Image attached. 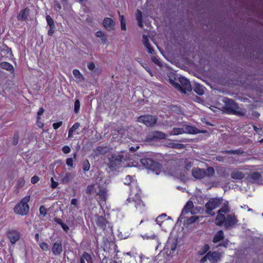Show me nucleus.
Returning <instances> with one entry per match:
<instances>
[{"label": "nucleus", "mask_w": 263, "mask_h": 263, "mask_svg": "<svg viewBox=\"0 0 263 263\" xmlns=\"http://www.w3.org/2000/svg\"><path fill=\"white\" fill-rule=\"evenodd\" d=\"M30 200V196H27L23 198L21 201L14 208V212L18 215L24 216L27 214L29 206L28 202Z\"/></svg>", "instance_id": "obj_1"}, {"label": "nucleus", "mask_w": 263, "mask_h": 263, "mask_svg": "<svg viewBox=\"0 0 263 263\" xmlns=\"http://www.w3.org/2000/svg\"><path fill=\"white\" fill-rule=\"evenodd\" d=\"M140 162L143 166L151 170L156 175L161 174L160 165L158 162L149 158L141 159Z\"/></svg>", "instance_id": "obj_2"}, {"label": "nucleus", "mask_w": 263, "mask_h": 263, "mask_svg": "<svg viewBox=\"0 0 263 263\" xmlns=\"http://www.w3.org/2000/svg\"><path fill=\"white\" fill-rule=\"evenodd\" d=\"M140 193V190L136 192L132 191L129 194L130 197L126 201L129 203L130 202V199H132L136 209L140 212H142L144 210L145 207L144 204L141 200Z\"/></svg>", "instance_id": "obj_3"}, {"label": "nucleus", "mask_w": 263, "mask_h": 263, "mask_svg": "<svg viewBox=\"0 0 263 263\" xmlns=\"http://www.w3.org/2000/svg\"><path fill=\"white\" fill-rule=\"evenodd\" d=\"M200 133L198 129L190 125H184L182 127L174 128L170 132V135H179L183 134H196Z\"/></svg>", "instance_id": "obj_4"}, {"label": "nucleus", "mask_w": 263, "mask_h": 263, "mask_svg": "<svg viewBox=\"0 0 263 263\" xmlns=\"http://www.w3.org/2000/svg\"><path fill=\"white\" fill-rule=\"evenodd\" d=\"M214 169L212 167H208L206 171L198 167L194 168L192 170V176L196 179H201L205 176L209 177L214 175Z\"/></svg>", "instance_id": "obj_5"}, {"label": "nucleus", "mask_w": 263, "mask_h": 263, "mask_svg": "<svg viewBox=\"0 0 263 263\" xmlns=\"http://www.w3.org/2000/svg\"><path fill=\"white\" fill-rule=\"evenodd\" d=\"M170 83L176 88H178V89H180L181 90L183 89L184 93L185 92V90L191 91L192 89L190 81L184 77L179 78V81L181 83V86L179 84L175 82L174 80L170 79Z\"/></svg>", "instance_id": "obj_6"}, {"label": "nucleus", "mask_w": 263, "mask_h": 263, "mask_svg": "<svg viewBox=\"0 0 263 263\" xmlns=\"http://www.w3.org/2000/svg\"><path fill=\"white\" fill-rule=\"evenodd\" d=\"M177 244V239L175 238H170L163 249V252L167 255H172L176 251Z\"/></svg>", "instance_id": "obj_7"}, {"label": "nucleus", "mask_w": 263, "mask_h": 263, "mask_svg": "<svg viewBox=\"0 0 263 263\" xmlns=\"http://www.w3.org/2000/svg\"><path fill=\"white\" fill-rule=\"evenodd\" d=\"M220 199L218 198L211 199L205 204L206 212L211 215L214 214L212 211L219 206Z\"/></svg>", "instance_id": "obj_8"}, {"label": "nucleus", "mask_w": 263, "mask_h": 263, "mask_svg": "<svg viewBox=\"0 0 263 263\" xmlns=\"http://www.w3.org/2000/svg\"><path fill=\"white\" fill-rule=\"evenodd\" d=\"M122 158V157L119 154L112 155L109 158V167L112 170L120 167L121 166Z\"/></svg>", "instance_id": "obj_9"}, {"label": "nucleus", "mask_w": 263, "mask_h": 263, "mask_svg": "<svg viewBox=\"0 0 263 263\" xmlns=\"http://www.w3.org/2000/svg\"><path fill=\"white\" fill-rule=\"evenodd\" d=\"M139 122L144 124L147 126H153L157 122V118L153 116L145 115L139 117L138 119Z\"/></svg>", "instance_id": "obj_10"}, {"label": "nucleus", "mask_w": 263, "mask_h": 263, "mask_svg": "<svg viewBox=\"0 0 263 263\" xmlns=\"http://www.w3.org/2000/svg\"><path fill=\"white\" fill-rule=\"evenodd\" d=\"M229 211L228 207H223L221 208L218 212L217 216L216 218V223L218 226H221L224 223L226 218L225 214Z\"/></svg>", "instance_id": "obj_11"}, {"label": "nucleus", "mask_w": 263, "mask_h": 263, "mask_svg": "<svg viewBox=\"0 0 263 263\" xmlns=\"http://www.w3.org/2000/svg\"><path fill=\"white\" fill-rule=\"evenodd\" d=\"M220 255L216 252H209L206 256L203 257L201 260V263H204L207 259L211 262H216L220 259Z\"/></svg>", "instance_id": "obj_12"}, {"label": "nucleus", "mask_w": 263, "mask_h": 263, "mask_svg": "<svg viewBox=\"0 0 263 263\" xmlns=\"http://www.w3.org/2000/svg\"><path fill=\"white\" fill-rule=\"evenodd\" d=\"M99 187V185L96 184H93L91 185H89L87 186L86 190V192L87 194H96V195H99L100 196H103L105 193V191L104 189L99 190H97V188Z\"/></svg>", "instance_id": "obj_13"}, {"label": "nucleus", "mask_w": 263, "mask_h": 263, "mask_svg": "<svg viewBox=\"0 0 263 263\" xmlns=\"http://www.w3.org/2000/svg\"><path fill=\"white\" fill-rule=\"evenodd\" d=\"M124 183L126 185L132 186L131 191H133L136 192L140 190L137 186V182L135 180L134 177L131 176L130 175L126 176L124 179Z\"/></svg>", "instance_id": "obj_14"}, {"label": "nucleus", "mask_w": 263, "mask_h": 263, "mask_svg": "<svg viewBox=\"0 0 263 263\" xmlns=\"http://www.w3.org/2000/svg\"><path fill=\"white\" fill-rule=\"evenodd\" d=\"M226 109L229 113H238V107L237 104L232 100H228V101L226 102Z\"/></svg>", "instance_id": "obj_15"}, {"label": "nucleus", "mask_w": 263, "mask_h": 263, "mask_svg": "<svg viewBox=\"0 0 263 263\" xmlns=\"http://www.w3.org/2000/svg\"><path fill=\"white\" fill-rule=\"evenodd\" d=\"M238 222L236 217L234 215H227L224 225L226 228H232Z\"/></svg>", "instance_id": "obj_16"}, {"label": "nucleus", "mask_w": 263, "mask_h": 263, "mask_svg": "<svg viewBox=\"0 0 263 263\" xmlns=\"http://www.w3.org/2000/svg\"><path fill=\"white\" fill-rule=\"evenodd\" d=\"M51 251L53 255H60L63 252V247L61 240L56 241L52 247Z\"/></svg>", "instance_id": "obj_17"}, {"label": "nucleus", "mask_w": 263, "mask_h": 263, "mask_svg": "<svg viewBox=\"0 0 263 263\" xmlns=\"http://www.w3.org/2000/svg\"><path fill=\"white\" fill-rule=\"evenodd\" d=\"M8 237L11 243L14 245L20 239V234L15 230H11L8 233Z\"/></svg>", "instance_id": "obj_18"}, {"label": "nucleus", "mask_w": 263, "mask_h": 263, "mask_svg": "<svg viewBox=\"0 0 263 263\" xmlns=\"http://www.w3.org/2000/svg\"><path fill=\"white\" fill-rule=\"evenodd\" d=\"M114 21L110 18L106 17L103 20V25L108 30H111L114 29L115 26Z\"/></svg>", "instance_id": "obj_19"}, {"label": "nucleus", "mask_w": 263, "mask_h": 263, "mask_svg": "<svg viewBox=\"0 0 263 263\" xmlns=\"http://www.w3.org/2000/svg\"><path fill=\"white\" fill-rule=\"evenodd\" d=\"M1 54L2 57L5 59H11L13 57L11 49L7 47L2 49Z\"/></svg>", "instance_id": "obj_20"}, {"label": "nucleus", "mask_w": 263, "mask_h": 263, "mask_svg": "<svg viewBox=\"0 0 263 263\" xmlns=\"http://www.w3.org/2000/svg\"><path fill=\"white\" fill-rule=\"evenodd\" d=\"M231 176L232 178L237 180L242 179L245 176V174L242 172L237 170H234L232 172Z\"/></svg>", "instance_id": "obj_21"}, {"label": "nucleus", "mask_w": 263, "mask_h": 263, "mask_svg": "<svg viewBox=\"0 0 263 263\" xmlns=\"http://www.w3.org/2000/svg\"><path fill=\"white\" fill-rule=\"evenodd\" d=\"M0 67L9 71L11 73H13L14 71L13 65L7 62H1L0 63Z\"/></svg>", "instance_id": "obj_22"}, {"label": "nucleus", "mask_w": 263, "mask_h": 263, "mask_svg": "<svg viewBox=\"0 0 263 263\" xmlns=\"http://www.w3.org/2000/svg\"><path fill=\"white\" fill-rule=\"evenodd\" d=\"M194 204L192 201H189L182 210L180 217L188 213L193 207Z\"/></svg>", "instance_id": "obj_23"}, {"label": "nucleus", "mask_w": 263, "mask_h": 263, "mask_svg": "<svg viewBox=\"0 0 263 263\" xmlns=\"http://www.w3.org/2000/svg\"><path fill=\"white\" fill-rule=\"evenodd\" d=\"M80 263H93L91 256L87 252H84L81 257Z\"/></svg>", "instance_id": "obj_24"}, {"label": "nucleus", "mask_w": 263, "mask_h": 263, "mask_svg": "<svg viewBox=\"0 0 263 263\" xmlns=\"http://www.w3.org/2000/svg\"><path fill=\"white\" fill-rule=\"evenodd\" d=\"M29 13V9L28 8H25L23 10H21L19 14L17 15V18L18 20H21L22 21L26 20L27 18V17Z\"/></svg>", "instance_id": "obj_25"}, {"label": "nucleus", "mask_w": 263, "mask_h": 263, "mask_svg": "<svg viewBox=\"0 0 263 263\" xmlns=\"http://www.w3.org/2000/svg\"><path fill=\"white\" fill-rule=\"evenodd\" d=\"M143 42L145 47L147 48L148 52L151 54H153L154 52V50L148 42L147 36L144 34L143 35Z\"/></svg>", "instance_id": "obj_26"}, {"label": "nucleus", "mask_w": 263, "mask_h": 263, "mask_svg": "<svg viewBox=\"0 0 263 263\" xmlns=\"http://www.w3.org/2000/svg\"><path fill=\"white\" fill-rule=\"evenodd\" d=\"M62 178V182L66 183L71 180L73 178L72 175L70 173H62L60 175Z\"/></svg>", "instance_id": "obj_27"}, {"label": "nucleus", "mask_w": 263, "mask_h": 263, "mask_svg": "<svg viewBox=\"0 0 263 263\" xmlns=\"http://www.w3.org/2000/svg\"><path fill=\"white\" fill-rule=\"evenodd\" d=\"M72 73L76 79V82L77 83L81 82L83 81L84 77L79 70L74 69Z\"/></svg>", "instance_id": "obj_28"}, {"label": "nucleus", "mask_w": 263, "mask_h": 263, "mask_svg": "<svg viewBox=\"0 0 263 263\" xmlns=\"http://www.w3.org/2000/svg\"><path fill=\"white\" fill-rule=\"evenodd\" d=\"M224 238V234L222 231L220 230L218 231L215 235L213 241L215 243L218 242L223 239Z\"/></svg>", "instance_id": "obj_29"}, {"label": "nucleus", "mask_w": 263, "mask_h": 263, "mask_svg": "<svg viewBox=\"0 0 263 263\" xmlns=\"http://www.w3.org/2000/svg\"><path fill=\"white\" fill-rule=\"evenodd\" d=\"M136 17L138 21L139 26L141 28H143V25L142 23V12L139 10H137L136 13Z\"/></svg>", "instance_id": "obj_30"}, {"label": "nucleus", "mask_w": 263, "mask_h": 263, "mask_svg": "<svg viewBox=\"0 0 263 263\" xmlns=\"http://www.w3.org/2000/svg\"><path fill=\"white\" fill-rule=\"evenodd\" d=\"M167 219H170V217H168L167 218V215L165 214H162L157 218L156 221L157 224L161 226L163 222Z\"/></svg>", "instance_id": "obj_31"}, {"label": "nucleus", "mask_w": 263, "mask_h": 263, "mask_svg": "<svg viewBox=\"0 0 263 263\" xmlns=\"http://www.w3.org/2000/svg\"><path fill=\"white\" fill-rule=\"evenodd\" d=\"M260 175L258 172H254L251 175V178L254 182L257 183H262V182L260 180Z\"/></svg>", "instance_id": "obj_32"}, {"label": "nucleus", "mask_w": 263, "mask_h": 263, "mask_svg": "<svg viewBox=\"0 0 263 263\" xmlns=\"http://www.w3.org/2000/svg\"><path fill=\"white\" fill-rule=\"evenodd\" d=\"M204 87L200 84H196L194 91L199 95H202L204 92Z\"/></svg>", "instance_id": "obj_33"}, {"label": "nucleus", "mask_w": 263, "mask_h": 263, "mask_svg": "<svg viewBox=\"0 0 263 263\" xmlns=\"http://www.w3.org/2000/svg\"><path fill=\"white\" fill-rule=\"evenodd\" d=\"M106 220L103 216H98L96 219L97 224L100 227H103L105 225Z\"/></svg>", "instance_id": "obj_34"}, {"label": "nucleus", "mask_w": 263, "mask_h": 263, "mask_svg": "<svg viewBox=\"0 0 263 263\" xmlns=\"http://www.w3.org/2000/svg\"><path fill=\"white\" fill-rule=\"evenodd\" d=\"M96 36L101 39L102 41L104 43H105L107 41V37L105 34H104L102 31H98L96 33Z\"/></svg>", "instance_id": "obj_35"}, {"label": "nucleus", "mask_w": 263, "mask_h": 263, "mask_svg": "<svg viewBox=\"0 0 263 263\" xmlns=\"http://www.w3.org/2000/svg\"><path fill=\"white\" fill-rule=\"evenodd\" d=\"M39 245L42 251L45 252L49 251V246L46 242H39Z\"/></svg>", "instance_id": "obj_36"}, {"label": "nucleus", "mask_w": 263, "mask_h": 263, "mask_svg": "<svg viewBox=\"0 0 263 263\" xmlns=\"http://www.w3.org/2000/svg\"><path fill=\"white\" fill-rule=\"evenodd\" d=\"M183 163L184 164V168L186 170H189L193 166V162L190 160H185L183 161Z\"/></svg>", "instance_id": "obj_37"}, {"label": "nucleus", "mask_w": 263, "mask_h": 263, "mask_svg": "<svg viewBox=\"0 0 263 263\" xmlns=\"http://www.w3.org/2000/svg\"><path fill=\"white\" fill-rule=\"evenodd\" d=\"M90 169V163L88 160H85L83 162V170L84 172L89 171Z\"/></svg>", "instance_id": "obj_38"}, {"label": "nucleus", "mask_w": 263, "mask_h": 263, "mask_svg": "<svg viewBox=\"0 0 263 263\" xmlns=\"http://www.w3.org/2000/svg\"><path fill=\"white\" fill-rule=\"evenodd\" d=\"M120 20L121 23V28L122 30H126V22L123 15L120 16Z\"/></svg>", "instance_id": "obj_39"}, {"label": "nucleus", "mask_w": 263, "mask_h": 263, "mask_svg": "<svg viewBox=\"0 0 263 263\" xmlns=\"http://www.w3.org/2000/svg\"><path fill=\"white\" fill-rule=\"evenodd\" d=\"M155 137L160 139H165L166 138L167 135L161 132H157L156 133Z\"/></svg>", "instance_id": "obj_40"}, {"label": "nucleus", "mask_w": 263, "mask_h": 263, "mask_svg": "<svg viewBox=\"0 0 263 263\" xmlns=\"http://www.w3.org/2000/svg\"><path fill=\"white\" fill-rule=\"evenodd\" d=\"M58 223L61 226L62 228L65 231L67 232L69 230V227L66 224L63 222L61 220L59 219L58 220Z\"/></svg>", "instance_id": "obj_41"}, {"label": "nucleus", "mask_w": 263, "mask_h": 263, "mask_svg": "<svg viewBox=\"0 0 263 263\" xmlns=\"http://www.w3.org/2000/svg\"><path fill=\"white\" fill-rule=\"evenodd\" d=\"M46 18L47 24L49 27H55L53 20L49 15H47Z\"/></svg>", "instance_id": "obj_42"}, {"label": "nucleus", "mask_w": 263, "mask_h": 263, "mask_svg": "<svg viewBox=\"0 0 263 263\" xmlns=\"http://www.w3.org/2000/svg\"><path fill=\"white\" fill-rule=\"evenodd\" d=\"M80 108V102L79 100H76L74 103V111L75 113H78Z\"/></svg>", "instance_id": "obj_43"}, {"label": "nucleus", "mask_w": 263, "mask_h": 263, "mask_svg": "<svg viewBox=\"0 0 263 263\" xmlns=\"http://www.w3.org/2000/svg\"><path fill=\"white\" fill-rule=\"evenodd\" d=\"M25 181L23 178H20L17 182L16 185L18 187H22L25 184Z\"/></svg>", "instance_id": "obj_44"}, {"label": "nucleus", "mask_w": 263, "mask_h": 263, "mask_svg": "<svg viewBox=\"0 0 263 263\" xmlns=\"http://www.w3.org/2000/svg\"><path fill=\"white\" fill-rule=\"evenodd\" d=\"M66 164L70 167H73V160L72 158H68L66 159Z\"/></svg>", "instance_id": "obj_45"}, {"label": "nucleus", "mask_w": 263, "mask_h": 263, "mask_svg": "<svg viewBox=\"0 0 263 263\" xmlns=\"http://www.w3.org/2000/svg\"><path fill=\"white\" fill-rule=\"evenodd\" d=\"M199 217L197 216H193L190 218L188 219V223L191 224L196 222L197 220H198Z\"/></svg>", "instance_id": "obj_46"}, {"label": "nucleus", "mask_w": 263, "mask_h": 263, "mask_svg": "<svg viewBox=\"0 0 263 263\" xmlns=\"http://www.w3.org/2000/svg\"><path fill=\"white\" fill-rule=\"evenodd\" d=\"M143 238L144 239H155L156 238L157 236L155 234H152L151 235H148L147 234H145L142 236Z\"/></svg>", "instance_id": "obj_47"}, {"label": "nucleus", "mask_w": 263, "mask_h": 263, "mask_svg": "<svg viewBox=\"0 0 263 263\" xmlns=\"http://www.w3.org/2000/svg\"><path fill=\"white\" fill-rule=\"evenodd\" d=\"M78 203H79V202L77 199L73 198L71 199V202H70L71 205H73L77 209L79 208Z\"/></svg>", "instance_id": "obj_48"}, {"label": "nucleus", "mask_w": 263, "mask_h": 263, "mask_svg": "<svg viewBox=\"0 0 263 263\" xmlns=\"http://www.w3.org/2000/svg\"><path fill=\"white\" fill-rule=\"evenodd\" d=\"M79 126H80V124L78 122H77V123H74L69 130H71V132L73 133L74 131H75L78 129Z\"/></svg>", "instance_id": "obj_49"}, {"label": "nucleus", "mask_w": 263, "mask_h": 263, "mask_svg": "<svg viewBox=\"0 0 263 263\" xmlns=\"http://www.w3.org/2000/svg\"><path fill=\"white\" fill-rule=\"evenodd\" d=\"M209 249V246L207 245L204 246L202 248V250L199 252L200 255H202L207 252Z\"/></svg>", "instance_id": "obj_50"}, {"label": "nucleus", "mask_w": 263, "mask_h": 263, "mask_svg": "<svg viewBox=\"0 0 263 263\" xmlns=\"http://www.w3.org/2000/svg\"><path fill=\"white\" fill-rule=\"evenodd\" d=\"M152 61L158 65L160 66L161 65V62L160 60L157 57H154L152 58Z\"/></svg>", "instance_id": "obj_51"}, {"label": "nucleus", "mask_w": 263, "mask_h": 263, "mask_svg": "<svg viewBox=\"0 0 263 263\" xmlns=\"http://www.w3.org/2000/svg\"><path fill=\"white\" fill-rule=\"evenodd\" d=\"M63 122L62 121H59L57 123H54L53 124V127L54 129H57L60 126H62Z\"/></svg>", "instance_id": "obj_52"}, {"label": "nucleus", "mask_w": 263, "mask_h": 263, "mask_svg": "<svg viewBox=\"0 0 263 263\" xmlns=\"http://www.w3.org/2000/svg\"><path fill=\"white\" fill-rule=\"evenodd\" d=\"M62 151L64 154H68L70 152V148L68 146H64L62 148Z\"/></svg>", "instance_id": "obj_53"}, {"label": "nucleus", "mask_w": 263, "mask_h": 263, "mask_svg": "<svg viewBox=\"0 0 263 263\" xmlns=\"http://www.w3.org/2000/svg\"><path fill=\"white\" fill-rule=\"evenodd\" d=\"M44 109L43 108H40L37 111V120L39 122V120L40 119V116L42 115L44 112Z\"/></svg>", "instance_id": "obj_54"}, {"label": "nucleus", "mask_w": 263, "mask_h": 263, "mask_svg": "<svg viewBox=\"0 0 263 263\" xmlns=\"http://www.w3.org/2000/svg\"><path fill=\"white\" fill-rule=\"evenodd\" d=\"M87 67L90 70H93L95 68V65L92 62H89L87 64Z\"/></svg>", "instance_id": "obj_55"}, {"label": "nucleus", "mask_w": 263, "mask_h": 263, "mask_svg": "<svg viewBox=\"0 0 263 263\" xmlns=\"http://www.w3.org/2000/svg\"><path fill=\"white\" fill-rule=\"evenodd\" d=\"M39 180V177H37L36 176H34L31 179V182L32 184L36 183Z\"/></svg>", "instance_id": "obj_56"}, {"label": "nucleus", "mask_w": 263, "mask_h": 263, "mask_svg": "<svg viewBox=\"0 0 263 263\" xmlns=\"http://www.w3.org/2000/svg\"><path fill=\"white\" fill-rule=\"evenodd\" d=\"M51 186L52 188L54 189L57 187L58 185V183L54 181L53 178H51Z\"/></svg>", "instance_id": "obj_57"}, {"label": "nucleus", "mask_w": 263, "mask_h": 263, "mask_svg": "<svg viewBox=\"0 0 263 263\" xmlns=\"http://www.w3.org/2000/svg\"><path fill=\"white\" fill-rule=\"evenodd\" d=\"M54 28H55V27H50L48 31V34L49 35H52V34H53L54 32Z\"/></svg>", "instance_id": "obj_58"}, {"label": "nucleus", "mask_w": 263, "mask_h": 263, "mask_svg": "<svg viewBox=\"0 0 263 263\" xmlns=\"http://www.w3.org/2000/svg\"><path fill=\"white\" fill-rule=\"evenodd\" d=\"M40 213L41 214L45 215L46 214V209L44 206H41L40 208Z\"/></svg>", "instance_id": "obj_59"}, {"label": "nucleus", "mask_w": 263, "mask_h": 263, "mask_svg": "<svg viewBox=\"0 0 263 263\" xmlns=\"http://www.w3.org/2000/svg\"><path fill=\"white\" fill-rule=\"evenodd\" d=\"M174 147L177 148H184V145L182 144H174Z\"/></svg>", "instance_id": "obj_60"}, {"label": "nucleus", "mask_w": 263, "mask_h": 263, "mask_svg": "<svg viewBox=\"0 0 263 263\" xmlns=\"http://www.w3.org/2000/svg\"><path fill=\"white\" fill-rule=\"evenodd\" d=\"M55 8L58 10H61L62 9V6L59 2H55Z\"/></svg>", "instance_id": "obj_61"}, {"label": "nucleus", "mask_w": 263, "mask_h": 263, "mask_svg": "<svg viewBox=\"0 0 263 263\" xmlns=\"http://www.w3.org/2000/svg\"><path fill=\"white\" fill-rule=\"evenodd\" d=\"M125 258L126 259H127H127H128V258H126V257H128V256H130V258H133V259H135V256H134V257L132 256H131V254H130V253H129V252H127V253H126L125 254Z\"/></svg>", "instance_id": "obj_62"}, {"label": "nucleus", "mask_w": 263, "mask_h": 263, "mask_svg": "<svg viewBox=\"0 0 263 263\" xmlns=\"http://www.w3.org/2000/svg\"><path fill=\"white\" fill-rule=\"evenodd\" d=\"M139 148V146H136V147L132 146L130 148V150L132 151H136L137 149H138Z\"/></svg>", "instance_id": "obj_63"}, {"label": "nucleus", "mask_w": 263, "mask_h": 263, "mask_svg": "<svg viewBox=\"0 0 263 263\" xmlns=\"http://www.w3.org/2000/svg\"><path fill=\"white\" fill-rule=\"evenodd\" d=\"M73 132H71V130L68 131V138H71L72 136Z\"/></svg>", "instance_id": "obj_64"}]
</instances>
